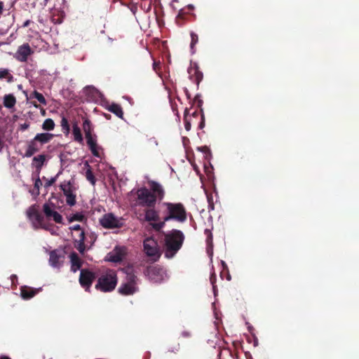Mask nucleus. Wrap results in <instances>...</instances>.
I'll return each instance as SVG.
<instances>
[{
	"label": "nucleus",
	"instance_id": "34",
	"mask_svg": "<svg viewBox=\"0 0 359 359\" xmlns=\"http://www.w3.org/2000/svg\"><path fill=\"white\" fill-rule=\"evenodd\" d=\"M191 49L192 52L194 53V46L197 43V42L198 41V35L193 32L191 34Z\"/></svg>",
	"mask_w": 359,
	"mask_h": 359
},
{
	"label": "nucleus",
	"instance_id": "36",
	"mask_svg": "<svg viewBox=\"0 0 359 359\" xmlns=\"http://www.w3.org/2000/svg\"><path fill=\"white\" fill-rule=\"evenodd\" d=\"M42 185V182L39 177H38L34 182V188L36 189V194H39V189L41 186Z\"/></svg>",
	"mask_w": 359,
	"mask_h": 359
},
{
	"label": "nucleus",
	"instance_id": "8",
	"mask_svg": "<svg viewBox=\"0 0 359 359\" xmlns=\"http://www.w3.org/2000/svg\"><path fill=\"white\" fill-rule=\"evenodd\" d=\"M100 224L105 229L119 228L123 226L121 219L112 213H107L100 219Z\"/></svg>",
	"mask_w": 359,
	"mask_h": 359
},
{
	"label": "nucleus",
	"instance_id": "21",
	"mask_svg": "<svg viewBox=\"0 0 359 359\" xmlns=\"http://www.w3.org/2000/svg\"><path fill=\"white\" fill-rule=\"evenodd\" d=\"M53 135L51 133H38L36 135L33 140L36 142H39L41 144H46L50 142L53 137Z\"/></svg>",
	"mask_w": 359,
	"mask_h": 359
},
{
	"label": "nucleus",
	"instance_id": "45",
	"mask_svg": "<svg viewBox=\"0 0 359 359\" xmlns=\"http://www.w3.org/2000/svg\"><path fill=\"white\" fill-rule=\"evenodd\" d=\"M154 143H155V144H156V145H157V144H158V142H157V141H156V140H154Z\"/></svg>",
	"mask_w": 359,
	"mask_h": 359
},
{
	"label": "nucleus",
	"instance_id": "19",
	"mask_svg": "<svg viewBox=\"0 0 359 359\" xmlns=\"http://www.w3.org/2000/svg\"><path fill=\"white\" fill-rule=\"evenodd\" d=\"M71 262V269L72 271L76 272L81 266V261L76 253L72 252L69 255Z\"/></svg>",
	"mask_w": 359,
	"mask_h": 359
},
{
	"label": "nucleus",
	"instance_id": "31",
	"mask_svg": "<svg viewBox=\"0 0 359 359\" xmlns=\"http://www.w3.org/2000/svg\"><path fill=\"white\" fill-rule=\"evenodd\" d=\"M86 165L88 167V169L86 172V175H85L86 177L93 185H95V182H96L95 176H94V175L90 169V167L88 163H86Z\"/></svg>",
	"mask_w": 359,
	"mask_h": 359
},
{
	"label": "nucleus",
	"instance_id": "47",
	"mask_svg": "<svg viewBox=\"0 0 359 359\" xmlns=\"http://www.w3.org/2000/svg\"><path fill=\"white\" fill-rule=\"evenodd\" d=\"M251 341L248 339V343L250 344Z\"/></svg>",
	"mask_w": 359,
	"mask_h": 359
},
{
	"label": "nucleus",
	"instance_id": "1",
	"mask_svg": "<svg viewBox=\"0 0 359 359\" xmlns=\"http://www.w3.org/2000/svg\"><path fill=\"white\" fill-rule=\"evenodd\" d=\"M150 189L140 188L137 189L136 194L137 203L140 205L148 208L154 207L156 201H161L164 196V190L162 186L155 182H148Z\"/></svg>",
	"mask_w": 359,
	"mask_h": 359
},
{
	"label": "nucleus",
	"instance_id": "23",
	"mask_svg": "<svg viewBox=\"0 0 359 359\" xmlns=\"http://www.w3.org/2000/svg\"><path fill=\"white\" fill-rule=\"evenodd\" d=\"M16 104V99L12 94L5 95L4 97V105L5 107L11 109Z\"/></svg>",
	"mask_w": 359,
	"mask_h": 359
},
{
	"label": "nucleus",
	"instance_id": "22",
	"mask_svg": "<svg viewBox=\"0 0 359 359\" xmlns=\"http://www.w3.org/2000/svg\"><path fill=\"white\" fill-rule=\"evenodd\" d=\"M85 241V233L84 231H81L79 234V238L75 240V247L81 253H83L86 250V246L84 244Z\"/></svg>",
	"mask_w": 359,
	"mask_h": 359
},
{
	"label": "nucleus",
	"instance_id": "3",
	"mask_svg": "<svg viewBox=\"0 0 359 359\" xmlns=\"http://www.w3.org/2000/svg\"><path fill=\"white\" fill-rule=\"evenodd\" d=\"M184 241L183 233L178 230H173L165 234V244L166 250L165 255L167 258H172L180 249Z\"/></svg>",
	"mask_w": 359,
	"mask_h": 359
},
{
	"label": "nucleus",
	"instance_id": "10",
	"mask_svg": "<svg viewBox=\"0 0 359 359\" xmlns=\"http://www.w3.org/2000/svg\"><path fill=\"white\" fill-rule=\"evenodd\" d=\"M144 250L147 256L158 258L160 252L157 242L153 238H147L144 241Z\"/></svg>",
	"mask_w": 359,
	"mask_h": 359
},
{
	"label": "nucleus",
	"instance_id": "41",
	"mask_svg": "<svg viewBox=\"0 0 359 359\" xmlns=\"http://www.w3.org/2000/svg\"><path fill=\"white\" fill-rule=\"evenodd\" d=\"M3 8H4V3L0 1V15L3 12Z\"/></svg>",
	"mask_w": 359,
	"mask_h": 359
},
{
	"label": "nucleus",
	"instance_id": "16",
	"mask_svg": "<svg viewBox=\"0 0 359 359\" xmlns=\"http://www.w3.org/2000/svg\"><path fill=\"white\" fill-rule=\"evenodd\" d=\"M159 214L157 210H156L154 207L149 208L144 211V219L147 222H150V224L159 223Z\"/></svg>",
	"mask_w": 359,
	"mask_h": 359
},
{
	"label": "nucleus",
	"instance_id": "18",
	"mask_svg": "<svg viewBox=\"0 0 359 359\" xmlns=\"http://www.w3.org/2000/svg\"><path fill=\"white\" fill-rule=\"evenodd\" d=\"M83 130L85 133L86 140L96 137V135L93 134V128L90 121L88 118H86L83 121Z\"/></svg>",
	"mask_w": 359,
	"mask_h": 359
},
{
	"label": "nucleus",
	"instance_id": "15",
	"mask_svg": "<svg viewBox=\"0 0 359 359\" xmlns=\"http://www.w3.org/2000/svg\"><path fill=\"white\" fill-rule=\"evenodd\" d=\"M64 260L65 256L63 253L57 250H53L50 252L49 263L51 266L59 268L62 265Z\"/></svg>",
	"mask_w": 359,
	"mask_h": 359
},
{
	"label": "nucleus",
	"instance_id": "2",
	"mask_svg": "<svg viewBox=\"0 0 359 359\" xmlns=\"http://www.w3.org/2000/svg\"><path fill=\"white\" fill-rule=\"evenodd\" d=\"M163 205L166 207L168 215L163 218V222L151 224L153 229L155 230H161L165 226V222L170 219H175L181 222L186 220V211L181 203H164Z\"/></svg>",
	"mask_w": 359,
	"mask_h": 359
},
{
	"label": "nucleus",
	"instance_id": "27",
	"mask_svg": "<svg viewBox=\"0 0 359 359\" xmlns=\"http://www.w3.org/2000/svg\"><path fill=\"white\" fill-rule=\"evenodd\" d=\"M6 79L8 82L13 81V76L7 69H0V79Z\"/></svg>",
	"mask_w": 359,
	"mask_h": 359
},
{
	"label": "nucleus",
	"instance_id": "4",
	"mask_svg": "<svg viewBox=\"0 0 359 359\" xmlns=\"http://www.w3.org/2000/svg\"><path fill=\"white\" fill-rule=\"evenodd\" d=\"M116 284L117 277L116 272L112 270H108L98 278L95 288L104 292H111L116 287Z\"/></svg>",
	"mask_w": 359,
	"mask_h": 359
},
{
	"label": "nucleus",
	"instance_id": "42",
	"mask_svg": "<svg viewBox=\"0 0 359 359\" xmlns=\"http://www.w3.org/2000/svg\"><path fill=\"white\" fill-rule=\"evenodd\" d=\"M183 335H184V337H188L189 334V333H187V332H184V333H183Z\"/></svg>",
	"mask_w": 359,
	"mask_h": 359
},
{
	"label": "nucleus",
	"instance_id": "5",
	"mask_svg": "<svg viewBox=\"0 0 359 359\" xmlns=\"http://www.w3.org/2000/svg\"><path fill=\"white\" fill-rule=\"evenodd\" d=\"M28 219L32 223L35 229H48V226L44 222V217L39 212L36 205H31L26 212Z\"/></svg>",
	"mask_w": 359,
	"mask_h": 359
},
{
	"label": "nucleus",
	"instance_id": "20",
	"mask_svg": "<svg viewBox=\"0 0 359 359\" xmlns=\"http://www.w3.org/2000/svg\"><path fill=\"white\" fill-rule=\"evenodd\" d=\"M37 293V290L33 289L29 287L24 286L20 289L21 297L24 299H29L32 298Z\"/></svg>",
	"mask_w": 359,
	"mask_h": 359
},
{
	"label": "nucleus",
	"instance_id": "9",
	"mask_svg": "<svg viewBox=\"0 0 359 359\" xmlns=\"http://www.w3.org/2000/svg\"><path fill=\"white\" fill-rule=\"evenodd\" d=\"M147 275L154 283H161L168 278L166 271L159 266H154L148 269Z\"/></svg>",
	"mask_w": 359,
	"mask_h": 359
},
{
	"label": "nucleus",
	"instance_id": "39",
	"mask_svg": "<svg viewBox=\"0 0 359 359\" xmlns=\"http://www.w3.org/2000/svg\"><path fill=\"white\" fill-rule=\"evenodd\" d=\"M29 126L28 123H24L20 126V128H21V130H25L29 128Z\"/></svg>",
	"mask_w": 359,
	"mask_h": 359
},
{
	"label": "nucleus",
	"instance_id": "29",
	"mask_svg": "<svg viewBox=\"0 0 359 359\" xmlns=\"http://www.w3.org/2000/svg\"><path fill=\"white\" fill-rule=\"evenodd\" d=\"M55 128V123L51 118H47L46 119L43 124H42V128L44 130H52Z\"/></svg>",
	"mask_w": 359,
	"mask_h": 359
},
{
	"label": "nucleus",
	"instance_id": "17",
	"mask_svg": "<svg viewBox=\"0 0 359 359\" xmlns=\"http://www.w3.org/2000/svg\"><path fill=\"white\" fill-rule=\"evenodd\" d=\"M86 142L93 155L98 158L101 157L102 149L97 144V137L88 140Z\"/></svg>",
	"mask_w": 359,
	"mask_h": 359
},
{
	"label": "nucleus",
	"instance_id": "7",
	"mask_svg": "<svg viewBox=\"0 0 359 359\" xmlns=\"http://www.w3.org/2000/svg\"><path fill=\"white\" fill-rule=\"evenodd\" d=\"M137 277L133 273H128L126 278V282L123 283L118 288V292L124 295H130L137 290Z\"/></svg>",
	"mask_w": 359,
	"mask_h": 359
},
{
	"label": "nucleus",
	"instance_id": "13",
	"mask_svg": "<svg viewBox=\"0 0 359 359\" xmlns=\"http://www.w3.org/2000/svg\"><path fill=\"white\" fill-rule=\"evenodd\" d=\"M95 278V274L88 270L82 269L80 272L79 283L81 285L88 290Z\"/></svg>",
	"mask_w": 359,
	"mask_h": 359
},
{
	"label": "nucleus",
	"instance_id": "28",
	"mask_svg": "<svg viewBox=\"0 0 359 359\" xmlns=\"http://www.w3.org/2000/svg\"><path fill=\"white\" fill-rule=\"evenodd\" d=\"M109 111L115 114L117 116L122 118L123 116V111L120 105L113 104L109 107Z\"/></svg>",
	"mask_w": 359,
	"mask_h": 359
},
{
	"label": "nucleus",
	"instance_id": "24",
	"mask_svg": "<svg viewBox=\"0 0 359 359\" xmlns=\"http://www.w3.org/2000/svg\"><path fill=\"white\" fill-rule=\"evenodd\" d=\"M46 161V156L43 154H41L34 157L33 158V165L38 170H40L41 167L43 166L44 162Z\"/></svg>",
	"mask_w": 359,
	"mask_h": 359
},
{
	"label": "nucleus",
	"instance_id": "40",
	"mask_svg": "<svg viewBox=\"0 0 359 359\" xmlns=\"http://www.w3.org/2000/svg\"><path fill=\"white\" fill-rule=\"evenodd\" d=\"M185 128L187 130H189L191 128V124L189 122L185 123Z\"/></svg>",
	"mask_w": 359,
	"mask_h": 359
},
{
	"label": "nucleus",
	"instance_id": "14",
	"mask_svg": "<svg viewBox=\"0 0 359 359\" xmlns=\"http://www.w3.org/2000/svg\"><path fill=\"white\" fill-rule=\"evenodd\" d=\"M126 249L124 247H116L114 250L107 255V260L112 262H119L125 257Z\"/></svg>",
	"mask_w": 359,
	"mask_h": 359
},
{
	"label": "nucleus",
	"instance_id": "37",
	"mask_svg": "<svg viewBox=\"0 0 359 359\" xmlns=\"http://www.w3.org/2000/svg\"><path fill=\"white\" fill-rule=\"evenodd\" d=\"M55 181H56V177H51L50 180H47V182H46L45 186L46 187H50V186H52L55 182Z\"/></svg>",
	"mask_w": 359,
	"mask_h": 359
},
{
	"label": "nucleus",
	"instance_id": "26",
	"mask_svg": "<svg viewBox=\"0 0 359 359\" xmlns=\"http://www.w3.org/2000/svg\"><path fill=\"white\" fill-rule=\"evenodd\" d=\"M38 150H39V149L36 147V142L32 140L29 142L28 147L26 150L25 156L30 157L34 154H35Z\"/></svg>",
	"mask_w": 359,
	"mask_h": 359
},
{
	"label": "nucleus",
	"instance_id": "38",
	"mask_svg": "<svg viewBox=\"0 0 359 359\" xmlns=\"http://www.w3.org/2000/svg\"><path fill=\"white\" fill-rule=\"evenodd\" d=\"M69 229L72 231H77L79 232V233H81V231H83V230H81V227L79 224L74 225L71 226Z\"/></svg>",
	"mask_w": 359,
	"mask_h": 359
},
{
	"label": "nucleus",
	"instance_id": "12",
	"mask_svg": "<svg viewBox=\"0 0 359 359\" xmlns=\"http://www.w3.org/2000/svg\"><path fill=\"white\" fill-rule=\"evenodd\" d=\"M60 189L66 196V203L70 206L76 204V196L69 182H63L60 184Z\"/></svg>",
	"mask_w": 359,
	"mask_h": 359
},
{
	"label": "nucleus",
	"instance_id": "32",
	"mask_svg": "<svg viewBox=\"0 0 359 359\" xmlns=\"http://www.w3.org/2000/svg\"><path fill=\"white\" fill-rule=\"evenodd\" d=\"M31 97L36 98L41 104L43 105L46 104V100L43 95L36 90L32 93Z\"/></svg>",
	"mask_w": 359,
	"mask_h": 359
},
{
	"label": "nucleus",
	"instance_id": "33",
	"mask_svg": "<svg viewBox=\"0 0 359 359\" xmlns=\"http://www.w3.org/2000/svg\"><path fill=\"white\" fill-rule=\"evenodd\" d=\"M192 72H194L196 74V81L197 82H199L202 79V74L198 72L196 68L195 67H191L189 69V73L191 74Z\"/></svg>",
	"mask_w": 359,
	"mask_h": 359
},
{
	"label": "nucleus",
	"instance_id": "11",
	"mask_svg": "<svg viewBox=\"0 0 359 359\" xmlns=\"http://www.w3.org/2000/svg\"><path fill=\"white\" fill-rule=\"evenodd\" d=\"M34 53L29 43H23L20 46L15 53L14 57L20 62H27L28 57Z\"/></svg>",
	"mask_w": 359,
	"mask_h": 359
},
{
	"label": "nucleus",
	"instance_id": "30",
	"mask_svg": "<svg viewBox=\"0 0 359 359\" xmlns=\"http://www.w3.org/2000/svg\"><path fill=\"white\" fill-rule=\"evenodd\" d=\"M84 219H85L84 215L80 212L70 215L67 218L69 222H70V223L75 222V221L82 222Z\"/></svg>",
	"mask_w": 359,
	"mask_h": 359
},
{
	"label": "nucleus",
	"instance_id": "44",
	"mask_svg": "<svg viewBox=\"0 0 359 359\" xmlns=\"http://www.w3.org/2000/svg\"><path fill=\"white\" fill-rule=\"evenodd\" d=\"M33 105L35 107H38V105L35 103H33Z\"/></svg>",
	"mask_w": 359,
	"mask_h": 359
},
{
	"label": "nucleus",
	"instance_id": "25",
	"mask_svg": "<svg viewBox=\"0 0 359 359\" xmlns=\"http://www.w3.org/2000/svg\"><path fill=\"white\" fill-rule=\"evenodd\" d=\"M72 133L74 135V140L79 143H83V139L81 135L80 128L76 125L73 126Z\"/></svg>",
	"mask_w": 359,
	"mask_h": 359
},
{
	"label": "nucleus",
	"instance_id": "6",
	"mask_svg": "<svg viewBox=\"0 0 359 359\" xmlns=\"http://www.w3.org/2000/svg\"><path fill=\"white\" fill-rule=\"evenodd\" d=\"M43 212L48 219H51L57 224L62 223V216L56 211V205L53 202L45 203L43 205Z\"/></svg>",
	"mask_w": 359,
	"mask_h": 359
},
{
	"label": "nucleus",
	"instance_id": "35",
	"mask_svg": "<svg viewBox=\"0 0 359 359\" xmlns=\"http://www.w3.org/2000/svg\"><path fill=\"white\" fill-rule=\"evenodd\" d=\"M61 126L64 130H65L67 133H69V126L68 123V121L65 117H62L61 120Z\"/></svg>",
	"mask_w": 359,
	"mask_h": 359
},
{
	"label": "nucleus",
	"instance_id": "43",
	"mask_svg": "<svg viewBox=\"0 0 359 359\" xmlns=\"http://www.w3.org/2000/svg\"><path fill=\"white\" fill-rule=\"evenodd\" d=\"M1 359H10V358L8 357H2Z\"/></svg>",
	"mask_w": 359,
	"mask_h": 359
},
{
	"label": "nucleus",
	"instance_id": "46",
	"mask_svg": "<svg viewBox=\"0 0 359 359\" xmlns=\"http://www.w3.org/2000/svg\"><path fill=\"white\" fill-rule=\"evenodd\" d=\"M28 24V22H26L25 24V26H27Z\"/></svg>",
	"mask_w": 359,
	"mask_h": 359
}]
</instances>
